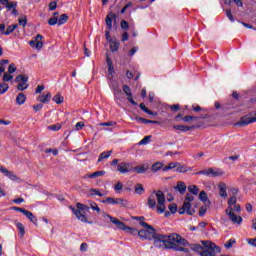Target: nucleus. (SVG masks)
Listing matches in <instances>:
<instances>
[{
  "label": "nucleus",
  "mask_w": 256,
  "mask_h": 256,
  "mask_svg": "<svg viewBox=\"0 0 256 256\" xmlns=\"http://www.w3.org/2000/svg\"><path fill=\"white\" fill-rule=\"evenodd\" d=\"M153 245L156 249H175V245H187V240L179 234L172 233L170 235L156 233L154 235Z\"/></svg>",
  "instance_id": "nucleus-1"
},
{
  "label": "nucleus",
  "mask_w": 256,
  "mask_h": 256,
  "mask_svg": "<svg viewBox=\"0 0 256 256\" xmlns=\"http://www.w3.org/2000/svg\"><path fill=\"white\" fill-rule=\"evenodd\" d=\"M155 197H156L157 201L155 200ZM157 203H158V205H157ZM148 207H150V209H154V207H156V211L160 215L162 213H165V209H166V207H165V194H163V191H161V190L154 191L149 196V198H148Z\"/></svg>",
  "instance_id": "nucleus-2"
},
{
  "label": "nucleus",
  "mask_w": 256,
  "mask_h": 256,
  "mask_svg": "<svg viewBox=\"0 0 256 256\" xmlns=\"http://www.w3.org/2000/svg\"><path fill=\"white\" fill-rule=\"evenodd\" d=\"M141 227H144L147 230H140L138 232V236L140 237V239H142L143 241L147 240V241H151V239L155 238L156 235V231L155 228H153V226L147 224V222H140Z\"/></svg>",
  "instance_id": "nucleus-3"
},
{
  "label": "nucleus",
  "mask_w": 256,
  "mask_h": 256,
  "mask_svg": "<svg viewBox=\"0 0 256 256\" xmlns=\"http://www.w3.org/2000/svg\"><path fill=\"white\" fill-rule=\"evenodd\" d=\"M194 199L195 197H193V195H186L182 207L178 209L179 215H184V213H186L187 215H195V209H191V202L194 201Z\"/></svg>",
  "instance_id": "nucleus-4"
},
{
  "label": "nucleus",
  "mask_w": 256,
  "mask_h": 256,
  "mask_svg": "<svg viewBox=\"0 0 256 256\" xmlns=\"http://www.w3.org/2000/svg\"><path fill=\"white\" fill-rule=\"evenodd\" d=\"M202 245L206 250H202L201 256H215L216 253H221V248L211 241H202Z\"/></svg>",
  "instance_id": "nucleus-5"
},
{
  "label": "nucleus",
  "mask_w": 256,
  "mask_h": 256,
  "mask_svg": "<svg viewBox=\"0 0 256 256\" xmlns=\"http://www.w3.org/2000/svg\"><path fill=\"white\" fill-rule=\"evenodd\" d=\"M76 207L77 208L71 207L75 217L79 221H82V223H88L87 216L85 215V213H83V211H89L90 207L85 204H81V203H77Z\"/></svg>",
  "instance_id": "nucleus-6"
},
{
  "label": "nucleus",
  "mask_w": 256,
  "mask_h": 256,
  "mask_svg": "<svg viewBox=\"0 0 256 256\" xmlns=\"http://www.w3.org/2000/svg\"><path fill=\"white\" fill-rule=\"evenodd\" d=\"M107 217H109L111 223L116 225L118 229H121L122 231H126V233H129L130 235H139V230L125 225V223H123L122 221H120L115 217H112L111 215H107Z\"/></svg>",
  "instance_id": "nucleus-7"
},
{
  "label": "nucleus",
  "mask_w": 256,
  "mask_h": 256,
  "mask_svg": "<svg viewBox=\"0 0 256 256\" xmlns=\"http://www.w3.org/2000/svg\"><path fill=\"white\" fill-rule=\"evenodd\" d=\"M101 203H108L109 205H121V207H129V201L123 198L107 197L105 200H102Z\"/></svg>",
  "instance_id": "nucleus-8"
},
{
  "label": "nucleus",
  "mask_w": 256,
  "mask_h": 256,
  "mask_svg": "<svg viewBox=\"0 0 256 256\" xmlns=\"http://www.w3.org/2000/svg\"><path fill=\"white\" fill-rule=\"evenodd\" d=\"M195 175H206L208 177H221L223 172L219 169L208 168L207 170H201L195 173Z\"/></svg>",
  "instance_id": "nucleus-9"
},
{
  "label": "nucleus",
  "mask_w": 256,
  "mask_h": 256,
  "mask_svg": "<svg viewBox=\"0 0 256 256\" xmlns=\"http://www.w3.org/2000/svg\"><path fill=\"white\" fill-rule=\"evenodd\" d=\"M226 215H228L232 223H236L237 225H241V223H243V218L233 212V207H228L226 209Z\"/></svg>",
  "instance_id": "nucleus-10"
},
{
  "label": "nucleus",
  "mask_w": 256,
  "mask_h": 256,
  "mask_svg": "<svg viewBox=\"0 0 256 256\" xmlns=\"http://www.w3.org/2000/svg\"><path fill=\"white\" fill-rule=\"evenodd\" d=\"M29 45L30 47L35 48L38 51H41V49H43V35L37 34L34 40L29 41Z\"/></svg>",
  "instance_id": "nucleus-11"
},
{
  "label": "nucleus",
  "mask_w": 256,
  "mask_h": 256,
  "mask_svg": "<svg viewBox=\"0 0 256 256\" xmlns=\"http://www.w3.org/2000/svg\"><path fill=\"white\" fill-rule=\"evenodd\" d=\"M117 171L125 175V173L133 172V164L129 162H121L117 165Z\"/></svg>",
  "instance_id": "nucleus-12"
},
{
  "label": "nucleus",
  "mask_w": 256,
  "mask_h": 256,
  "mask_svg": "<svg viewBox=\"0 0 256 256\" xmlns=\"http://www.w3.org/2000/svg\"><path fill=\"white\" fill-rule=\"evenodd\" d=\"M255 122H256V117H249L245 115V116H242L235 125H237V127H247V125H251V123H255Z\"/></svg>",
  "instance_id": "nucleus-13"
},
{
  "label": "nucleus",
  "mask_w": 256,
  "mask_h": 256,
  "mask_svg": "<svg viewBox=\"0 0 256 256\" xmlns=\"http://www.w3.org/2000/svg\"><path fill=\"white\" fill-rule=\"evenodd\" d=\"M0 173H2L5 177H8L11 181H17L19 179L13 171H9L7 168L0 166Z\"/></svg>",
  "instance_id": "nucleus-14"
},
{
  "label": "nucleus",
  "mask_w": 256,
  "mask_h": 256,
  "mask_svg": "<svg viewBox=\"0 0 256 256\" xmlns=\"http://www.w3.org/2000/svg\"><path fill=\"white\" fill-rule=\"evenodd\" d=\"M117 19V15H115V13L110 12L107 16H106V25L109 31H111V29H113V21H116Z\"/></svg>",
  "instance_id": "nucleus-15"
},
{
  "label": "nucleus",
  "mask_w": 256,
  "mask_h": 256,
  "mask_svg": "<svg viewBox=\"0 0 256 256\" xmlns=\"http://www.w3.org/2000/svg\"><path fill=\"white\" fill-rule=\"evenodd\" d=\"M122 89L125 95H127L129 103H131V105H137V102L133 100V93H131V88L127 85H123Z\"/></svg>",
  "instance_id": "nucleus-16"
},
{
  "label": "nucleus",
  "mask_w": 256,
  "mask_h": 256,
  "mask_svg": "<svg viewBox=\"0 0 256 256\" xmlns=\"http://www.w3.org/2000/svg\"><path fill=\"white\" fill-rule=\"evenodd\" d=\"M149 170V166L147 165H141V166H132V171L134 173H138V175H143L144 173H147V171Z\"/></svg>",
  "instance_id": "nucleus-17"
},
{
  "label": "nucleus",
  "mask_w": 256,
  "mask_h": 256,
  "mask_svg": "<svg viewBox=\"0 0 256 256\" xmlns=\"http://www.w3.org/2000/svg\"><path fill=\"white\" fill-rule=\"evenodd\" d=\"M174 189L181 195H185V192L187 191V185H185V182L179 181L177 182V185L174 187Z\"/></svg>",
  "instance_id": "nucleus-18"
},
{
  "label": "nucleus",
  "mask_w": 256,
  "mask_h": 256,
  "mask_svg": "<svg viewBox=\"0 0 256 256\" xmlns=\"http://www.w3.org/2000/svg\"><path fill=\"white\" fill-rule=\"evenodd\" d=\"M199 199H200V201H203L205 207H210L211 200L208 198L206 191H201L200 192Z\"/></svg>",
  "instance_id": "nucleus-19"
},
{
  "label": "nucleus",
  "mask_w": 256,
  "mask_h": 256,
  "mask_svg": "<svg viewBox=\"0 0 256 256\" xmlns=\"http://www.w3.org/2000/svg\"><path fill=\"white\" fill-rule=\"evenodd\" d=\"M173 129H175V131H181L182 133H187V131H191L193 129H195V126H185V125H174Z\"/></svg>",
  "instance_id": "nucleus-20"
},
{
  "label": "nucleus",
  "mask_w": 256,
  "mask_h": 256,
  "mask_svg": "<svg viewBox=\"0 0 256 256\" xmlns=\"http://www.w3.org/2000/svg\"><path fill=\"white\" fill-rule=\"evenodd\" d=\"M219 188V195L220 197H223V199L227 198V185L225 183H220L218 185Z\"/></svg>",
  "instance_id": "nucleus-21"
},
{
  "label": "nucleus",
  "mask_w": 256,
  "mask_h": 256,
  "mask_svg": "<svg viewBox=\"0 0 256 256\" xmlns=\"http://www.w3.org/2000/svg\"><path fill=\"white\" fill-rule=\"evenodd\" d=\"M38 101H40V103H49L51 101V92H48L46 95L42 94L38 96Z\"/></svg>",
  "instance_id": "nucleus-22"
},
{
  "label": "nucleus",
  "mask_w": 256,
  "mask_h": 256,
  "mask_svg": "<svg viewBox=\"0 0 256 256\" xmlns=\"http://www.w3.org/2000/svg\"><path fill=\"white\" fill-rule=\"evenodd\" d=\"M27 101V96L24 93H19L16 97V103L17 105H25V102Z\"/></svg>",
  "instance_id": "nucleus-23"
},
{
  "label": "nucleus",
  "mask_w": 256,
  "mask_h": 256,
  "mask_svg": "<svg viewBox=\"0 0 256 256\" xmlns=\"http://www.w3.org/2000/svg\"><path fill=\"white\" fill-rule=\"evenodd\" d=\"M25 217H27V219H29V221H31V223H33L34 225H37V217H35V215H33V212L26 210V212H24Z\"/></svg>",
  "instance_id": "nucleus-24"
},
{
  "label": "nucleus",
  "mask_w": 256,
  "mask_h": 256,
  "mask_svg": "<svg viewBox=\"0 0 256 256\" xmlns=\"http://www.w3.org/2000/svg\"><path fill=\"white\" fill-rule=\"evenodd\" d=\"M164 168L163 162H156L151 166V171L153 173H157V171H161Z\"/></svg>",
  "instance_id": "nucleus-25"
},
{
  "label": "nucleus",
  "mask_w": 256,
  "mask_h": 256,
  "mask_svg": "<svg viewBox=\"0 0 256 256\" xmlns=\"http://www.w3.org/2000/svg\"><path fill=\"white\" fill-rule=\"evenodd\" d=\"M113 153V150H110V151H106V152H102L100 155H99V158H98V163H101L103 161V159H109L111 157V154Z\"/></svg>",
  "instance_id": "nucleus-26"
},
{
  "label": "nucleus",
  "mask_w": 256,
  "mask_h": 256,
  "mask_svg": "<svg viewBox=\"0 0 256 256\" xmlns=\"http://www.w3.org/2000/svg\"><path fill=\"white\" fill-rule=\"evenodd\" d=\"M14 81H15V83H27L29 81V76L20 74V75L16 76Z\"/></svg>",
  "instance_id": "nucleus-27"
},
{
  "label": "nucleus",
  "mask_w": 256,
  "mask_h": 256,
  "mask_svg": "<svg viewBox=\"0 0 256 256\" xmlns=\"http://www.w3.org/2000/svg\"><path fill=\"white\" fill-rule=\"evenodd\" d=\"M134 191L136 195H143V193H145V188L143 187V184L138 183L134 186Z\"/></svg>",
  "instance_id": "nucleus-28"
},
{
  "label": "nucleus",
  "mask_w": 256,
  "mask_h": 256,
  "mask_svg": "<svg viewBox=\"0 0 256 256\" xmlns=\"http://www.w3.org/2000/svg\"><path fill=\"white\" fill-rule=\"evenodd\" d=\"M106 63L108 65L109 75H111L112 73H115V68L113 67V61H111V58L109 56L106 57Z\"/></svg>",
  "instance_id": "nucleus-29"
},
{
  "label": "nucleus",
  "mask_w": 256,
  "mask_h": 256,
  "mask_svg": "<svg viewBox=\"0 0 256 256\" xmlns=\"http://www.w3.org/2000/svg\"><path fill=\"white\" fill-rule=\"evenodd\" d=\"M191 249L195 253H199V255L203 253V246H201V244H192Z\"/></svg>",
  "instance_id": "nucleus-30"
},
{
  "label": "nucleus",
  "mask_w": 256,
  "mask_h": 256,
  "mask_svg": "<svg viewBox=\"0 0 256 256\" xmlns=\"http://www.w3.org/2000/svg\"><path fill=\"white\" fill-rule=\"evenodd\" d=\"M103 175H105V171L101 170V171H96L92 174L88 175L89 179H97V177H103Z\"/></svg>",
  "instance_id": "nucleus-31"
},
{
  "label": "nucleus",
  "mask_w": 256,
  "mask_h": 256,
  "mask_svg": "<svg viewBox=\"0 0 256 256\" xmlns=\"http://www.w3.org/2000/svg\"><path fill=\"white\" fill-rule=\"evenodd\" d=\"M177 167H179V163L178 162H171L166 167L162 168V171L167 172V171H169L171 169H175Z\"/></svg>",
  "instance_id": "nucleus-32"
},
{
  "label": "nucleus",
  "mask_w": 256,
  "mask_h": 256,
  "mask_svg": "<svg viewBox=\"0 0 256 256\" xmlns=\"http://www.w3.org/2000/svg\"><path fill=\"white\" fill-rule=\"evenodd\" d=\"M19 27V24H12L7 27L6 31L4 32V35H11L15 29Z\"/></svg>",
  "instance_id": "nucleus-33"
},
{
  "label": "nucleus",
  "mask_w": 256,
  "mask_h": 256,
  "mask_svg": "<svg viewBox=\"0 0 256 256\" xmlns=\"http://www.w3.org/2000/svg\"><path fill=\"white\" fill-rule=\"evenodd\" d=\"M119 45L120 44L117 41L110 42V51H112V53L119 51Z\"/></svg>",
  "instance_id": "nucleus-34"
},
{
  "label": "nucleus",
  "mask_w": 256,
  "mask_h": 256,
  "mask_svg": "<svg viewBox=\"0 0 256 256\" xmlns=\"http://www.w3.org/2000/svg\"><path fill=\"white\" fill-rule=\"evenodd\" d=\"M68 20H69V16L67 14L60 15L58 19V25H65V23H67Z\"/></svg>",
  "instance_id": "nucleus-35"
},
{
  "label": "nucleus",
  "mask_w": 256,
  "mask_h": 256,
  "mask_svg": "<svg viewBox=\"0 0 256 256\" xmlns=\"http://www.w3.org/2000/svg\"><path fill=\"white\" fill-rule=\"evenodd\" d=\"M52 101H54V103H56L57 105H61V103H63L64 98L63 96H61V94H56L53 98Z\"/></svg>",
  "instance_id": "nucleus-36"
},
{
  "label": "nucleus",
  "mask_w": 256,
  "mask_h": 256,
  "mask_svg": "<svg viewBox=\"0 0 256 256\" xmlns=\"http://www.w3.org/2000/svg\"><path fill=\"white\" fill-rule=\"evenodd\" d=\"M7 91H9V84L5 82L0 83V95L7 93Z\"/></svg>",
  "instance_id": "nucleus-37"
},
{
  "label": "nucleus",
  "mask_w": 256,
  "mask_h": 256,
  "mask_svg": "<svg viewBox=\"0 0 256 256\" xmlns=\"http://www.w3.org/2000/svg\"><path fill=\"white\" fill-rule=\"evenodd\" d=\"M187 171H191V168H187V166L178 165L176 168L177 173H187Z\"/></svg>",
  "instance_id": "nucleus-38"
},
{
  "label": "nucleus",
  "mask_w": 256,
  "mask_h": 256,
  "mask_svg": "<svg viewBox=\"0 0 256 256\" xmlns=\"http://www.w3.org/2000/svg\"><path fill=\"white\" fill-rule=\"evenodd\" d=\"M89 206H90V209H92V211H96L97 213H101V208H99L97 203H95L93 201H89Z\"/></svg>",
  "instance_id": "nucleus-39"
},
{
  "label": "nucleus",
  "mask_w": 256,
  "mask_h": 256,
  "mask_svg": "<svg viewBox=\"0 0 256 256\" xmlns=\"http://www.w3.org/2000/svg\"><path fill=\"white\" fill-rule=\"evenodd\" d=\"M188 191L192 193V195H199V188L196 185L188 186Z\"/></svg>",
  "instance_id": "nucleus-40"
},
{
  "label": "nucleus",
  "mask_w": 256,
  "mask_h": 256,
  "mask_svg": "<svg viewBox=\"0 0 256 256\" xmlns=\"http://www.w3.org/2000/svg\"><path fill=\"white\" fill-rule=\"evenodd\" d=\"M29 88V84L27 82H19L17 85L18 91H25V89Z\"/></svg>",
  "instance_id": "nucleus-41"
},
{
  "label": "nucleus",
  "mask_w": 256,
  "mask_h": 256,
  "mask_svg": "<svg viewBox=\"0 0 256 256\" xmlns=\"http://www.w3.org/2000/svg\"><path fill=\"white\" fill-rule=\"evenodd\" d=\"M137 121H140V123H144V124L152 123L153 125H157V123H159L155 120H149V119H145V118H142V117L137 118Z\"/></svg>",
  "instance_id": "nucleus-42"
},
{
  "label": "nucleus",
  "mask_w": 256,
  "mask_h": 256,
  "mask_svg": "<svg viewBox=\"0 0 256 256\" xmlns=\"http://www.w3.org/2000/svg\"><path fill=\"white\" fill-rule=\"evenodd\" d=\"M6 9L8 11H11V9H17V2L15 1L8 2V4H6Z\"/></svg>",
  "instance_id": "nucleus-43"
},
{
  "label": "nucleus",
  "mask_w": 256,
  "mask_h": 256,
  "mask_svg": "<svg viewBox=\"0 0 256 256\" xmlns=\"http://www.w3.org/2000/svg\"><path fill=\"white\" fill-rule=\"evenodd\" d=\"M16 226L19 229L21 237H24L25 236V227L23 226V224L21 222H18L16 224Z\"/></svg>",
  "instance_id": "nucleus-44"
},
{
  "label": "nucleus",
  "mask_w": 256,
  "mask_h": 256,
  "mask_svg": "<svg viewBox=\"0 0 256 256\" xmlns=\"http://www.w3.org/2000/svg\"><path fill=\"white\" fill-rule=\"evenodd\" d=\"M151 141V136H145L138 145H148Z\"/></svg>",
  "instance_id": "nucleus-45"
},
{
  "label": "nucleus",
  "mask_w": 256,
  "mask_h": 256,
  "mask_svg": "<svg viewBox=\"0 0 256 256\" xmlns=\"http://www.w3.org/2000/svg\"><path fill=\"white\" fill-rule=\"evenodd\" d=\"M3 81H4V83H7L9 81H13V75L5 72L4 75H3Z\"/></svg>",
  "instance_id": "nucleus-46"
},
{
  "label": "nucleus",
  "mask_w": 256,
  "mask_h": 256,
  "mask_svg": "<svg viewBox=\"0 0 256 256\" xmlns=\"http://www.w3.org/2000/svg\"><path fill=\"white\" fill-rule=\"evenodd\" d=\"M140 109L144 111V113H147L148 115H153V111L149 110L147 106H145V103L140 104Z\"/></svg>",
  "instance_id": "nucleus-47"
},
{
  "label": "nucleus",
  "mask_w": 256,
  "mask_h": 256,
  "mask_svg": "<svg viewBox=\"0 0 256 256\" xmlns=\"http://www.w3.org/2000/svg\"><path fill=\"white\" fill-rule=\"evenodd\" d=\"M57 23H59V18L57 16H53L48 20V24L51 26L57 25Z\"/></svg>",
  "instance_id": "nucleus-48"
},
{
  "label": "nucleus",
  "mask_w": 256,
  "mask_h": 256,
  "mask_svg": "<svg viewBox=\"0 0 256 256\" xmlns=\"http://www.w3.org/2000/svg\"><path fill=\"white\" fill-rule=\"evenodd\" d=\"M48 129L50 131H59L61 129V124L57 123L54 125H50V126H48Z\"/></svg>",
  "instance_id": "nucleus-49"
},
{
  "label": "nucleus",
  "mask_w": 256,
  "mask_h": 256,
  "mask_svg": "<svg viewBox=\"0 0 256 256\" xmlns=\"http://www.w3.org/2000/svg\"><path fill=\"white\" fill-rule=\"evenodd\" d=\"M226 16L228 17L229 21H231V23H235V18L233 17L231 9L226 10Z\"/></svg>",
  "instance_id": "nucleus-50"
},
{
  "label": "nucleus",
  "mask_w": 256,
  "mask_h": 256,
  "mask_svg": "<svg viewBox=\"0 0 256 256\" xmlns=\"http://www.w3.org/2000/svg\"><path fill=\"white\" fill-rule=\"evenodd\" d=\"M113 91L115 97H121V95H123V92L117 86H113Z\"/></svg>",
  "instance_id": "nucleus-51"
},
{
  "label": "nucleus",
  "mask_w": 256,
  "mask_h": 256,
  "mask_svg": "<svg viewBox=\"0 0 256 256\" xmlns=\"http://www.w3.org/2000/svg\"><path fill=\"white\" fill-rule=\"evenodd\" d=\"M233 245H235V239H230L224 244V247H226V249H231Z\"/></svg>",
  "instance_id": "nucleus-52"
},
{
  "label": "nucleus",
  "mask_w": 256,
  "mask_h": 256,
  "mask_svg": "<svg viewBox=\"0 0 256 256\" xmlns=\"http://www.w3.org/2000/svg\"><path fill=\"white\" fill-rule=\"evenodd\" d=\"M197 120V117L195 116H184L182 118V121H184V123H189V121H195Z\"/></svg>",
  "instance_id": "nucleus-53"
},
{
  "label": "nucleus",
  "mask_w": 256,
  "mask_h": 256,
  "mask_svg": "<svg viewBox=\"0 0 256 256\" xmlns=\"http://www.w3.org/2000/svg\"><path fill=\"white\" fill-rule=\"evenodd\" d=\"M18 23H19V25H21L22 27H27V17L24 16L23 18H19V19H18Z\"/></svg>",
  "instance_id": "nucleus-54"
},
{
  "label": "nucleus",
  "mask_w": 256,
  "mask_h": 256,
  "mask_svg": "<svg viewBox=\"0 0 256 256\" xmlns=\"http://www.w3.org/2000/svg\"><path fill=\"white\" fill-rule=\"evenodd\" d=\"M90 195L91 196H95L98 195V197H103V193H101L99 190L97 189H91L90 190Z\"/></svg>",
  "instance_id": "nucleus-55"
},
{
  "label": "nucleus",
  "mask_w": 256,
  "mask_h": 256,
  "mask_svg": "<svg viewBox=\"0 0 256 256\" xmlns=\"http://www.w3.org/2000/svg\"><path fill=\"white\" fill-rule=\"evenodd\" d=\"M120 27H121V29H124V31H127V29H129V22L122 20L120 22Z\"/></svg>",
  "instance_id": "nucleus-56"
},
{
  "label": "nucleus",
  "mask_w": 256,
  "mask_h": 256,
  "mask_svg": "<svg viewBox=\"0 0 256 256\" xmlns=\"http://www.w3.org/2000/svg\"><path fill=\"white\" fill-rule=\"evenodd\" d=\"M168 209H169L170 213H172L174 215V213H177V204H170L168 206Z\"/></svg>",
  "instance_id": "nucleus-57"
},
{
  "label": "nucleus",
  "mask_w": 256,
  "mask_h": 256,
  "mask_svg": "<svg viewBox=\"0 0 256 256\" xmlns=\"http://www.w3.org/2000/svg\"><path fill=\"white\" fill-rule=\"evenodd\" d=\"M16 71H17V67H15V64L14 63L10 64L8 67V73L11 75V74L15 73Z\"/></svg>",
  "instance_id": "nucleus-58"
},
{
  "label": "nucleus",
  "mask_w": 256,
  "mask_h": 256,
  "mask_svg": "<svg viewBox=\"0 0 256 256\" xmlns=\"http://www.w3.org/2000/svg\"><path fill=\"white\" fill-rule=\"evenodd\" d=\"M235 203H237V198L235 196H232L229 200H228V207H233V205H235Z\"/></svg>",
  "instance_id": "nucleus-59"
},
{
  "label": "nucleus",
  "mask_w": 256,
  "mask_h": 256,
  "mask_svg": "<svg viewBox=\"0 0 256 256\" xmlns=\"http://www.w3.org/2000/svg\"><path fill=\"white\" fill-rule=\"evenodd\" d=\"M207 207L209 206H201L199 209V215L200 217H203L205 215V213H207Z\"/></svg>",
  "instance_id": "nucleus-60"
},
{
  "label": "nucleus",
  "mask_w": 256,
  "mask_h": 256,
  "mask_svg": "<svg viewBox=\"0 0 256 256\" xmlns=\"http://www.w3.org/2000/svg\"><path fill=\"white\" fill-rule=\"evenodd\" d=\"M85 127V123L80 121L75 125V129L76 131H81V129H83Z\"/></svg>",
  "instance_id": "nucleus-61"
},
{
  "label": "nucleus",
  "mask_w": 256,
  "mask_h": 256,
  "mask_svg": "<svg viewBox=\"0 0 256 256\" xmlns=\"http://www.w3.org/2000/svg\"><path fill=\"white\" fill-rule=\"evenodd\" d=\"M45 153H52L54 156H57L59 155V150L49 148L45 150Z\"/></svg>",
  "instance_id": "nucleus-62"
},
{
  "label": "nucleus",
  "mask_w": 256,
  "mask_h": 256,
  "mask_svg": "<svg viewBox=\"0 0 256 256\" xmlns=\"http://www.w3.org/2000/svg\"><path fill=\"white\" fill-rule=\"evenodd\" d=\"M48 7L50 11H55L57 9V2H50Z\"/></svg>",
  "instance_id": "nucleus-63"
},
{
  "label": "nucleus",
  "mask_w": 256,
  "mask_h": 256,
  "mask_svg": "<svg viewBox=\"0 0 256 256\" xmlns=\"http://www.w3.org/2000/svg\"><path fill=\"white\" fill-rule=\"evenodd\" d=\"M248 244L252 247H256V238L249 239Z\"/></svg>",
  "instance_id": "nucleus-64"
}]
</instances>
